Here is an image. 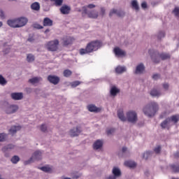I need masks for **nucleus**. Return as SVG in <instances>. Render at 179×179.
I'll return each mask as SVG.
<instances>
[{"mask_svg":"<svg viewBox=\"0 0 179 179\" xmlns=\"http://www.w3.org/2000/svg\"><path fill=\"white\" fill-rule=\"evenodd\" d=\"M80 132H82V128L80 127H77L76 129L70 130V136L73 138L75 136H79L80 135Z\"/></svg>","mask_w":179,"mask_h":179,"instance_id":"1a4fd4ad","label":"nucleus"},{"mask_svg":"<svg viewBox=\"0 0 179 179\" xmlns=\"http://www.w3.org/2000/svg\"><path fill=\"white\" fill-rule=\"evenodd\" d=\"M83 15H88V17L91 19H97V17H99V13L96 11L92 10L87 13V8L86 6L83 7Z\"/></svg>","mask_w":179,"mask_h":179,"instance_id":"0eeeda50","label":"nucleus"},{"mask_svg":"<svg viewBox=\"0 0 179 179\" xmlns=\"http://www.w3.org/2000/svg\"><path fill=\"white\" fill-rule=\"evenodd\" d=\"M125 71H127V69H125V67H122L121 66H118L115 69L116 73H123V72H125Z\"/></svg>","mask_w":179,"mask_h":179,"instance_id":"7c9ffc66","label":"nucleus"},{"mask_svg":"<svg viewBox=\"0 0 179 179\" xmlns=\"http://www.w3.org/2000/svg\"><path fill=\"white\" fill-rule=\"evenodd\" d=\"M101 146H103V141H101L100 140H97L96 141L94 142V143L93 145V148L95 150H97L100 149V148H101Z\"/></svg>","mask_w":179,"mask_h":179,"instance_id":"b1692460","label":"nucleus"},{"mask_svg":"<svg viewBox=\"0 0 179 179\" xmlns=\"http://www.w3.org/2000/svg\"><path fill=\"white\" fill-rule=\"evenodd\" d=\"M40 169L45 173H51V171H52V169L50 166H42Z\"/></svg>","mask_w":179,"mask_h":179,"instance_id":"f704fd0d","label":"nucleus"},{"mask_svg":"<svg viewBox=\"0 0 179 179\" xmlns=\"http://www.w3.org/2000/svg\"><path fill=\"white\" fill-rule=\"evenodd\" d=\"M43 24L45 27H51V26L53 24V21L49 17H45L43 21Z\"/></svg>","mask_w":179,"mask_h":179,"instance_id":"dca6fc26","label":"nucleus"},{"mask_svg":"<svg viewBox=\"0 0 179 179\" xmlns=\"http://www.w3.org/2000/svg\"><path fill=\"white\" fill-rule=\"evenodd\" d=\"M87 8H89L90 9H93V8H96V5L94 4H89Z\"/></svg>","mask_w":179,"mask_h":179,"instance_id":"6e6d98bb","label":"nucleus"},{"mask_svg":"<svg viewBox=\"0 0 179 179\" xmlns=\"http://www.w3.org/2000/svg\"><path fill=\"white\" fill-rule=\"evenodd\" d=\"M0 17L1 19H5V13H3V10H0Z\"/></svg>","mask_w":179,"mask_h":179,"instance_id":"5fc2aeb1","label":"nucleus"},{"mask_svg":"<svg viewBox=\"0 0 179 179\" xmlns=\"http://www.w3.org/2000/svg\"><path fill=\"white\" fill-rule=\"evenodd\" d=\"M117 93H120V90H118L115 87H112V88L110 89L111 96H117Z\"/></svg>","mask_w":179,"mask_h":179,"instance_id":"2f4dec72","label":"nucleus"},{"mask_svg":"<svg viewBox=\"0 0 179 179\" xmlns=\"http://www.w3.org/2000/svg\"><path fill=\"white\" fill-rule=\"evenodd\" d=\"M40 80H43V78L41 77H34L33 78H31L29 80V83H31L32 85H34L36 83H38Z\"/></svg>","mask_w":179,"mask_h":179,"instance_id":"a878e982","label":"nucleus"},{"mask_svg":"<svg viewBox=\"0 0 179 179\" xmlns=\"http://www.w3.org/2000/svg\"><path fill=\"white\" fill-rule=\"evenodd\" d=\"M10 96L13 100H22L23 99V93L22 92H14Z\"/></svg>","mask_w":179,"mask_h":179,"instance_id":"4468645a","label":"nucleus"},{"mask_svg":"<svg viewBox=\"0 0 179 179\" xmlns=\"http://www.w3.org/2000/svg\"><path fill=\"white\" fill-rule=\"evenodd\" d=\"M170 167L173 173H179V165L178 164H171Z\"/></svg>","mask_w":179,"mask_h":179,"instance_id":"c756f323","label":"nucleus"},{"mask_svg":"<svg viewBox=\"0 0 179 179\" xmlns=\"http://www.w3.org/2000/svg\"><path fill=\"white\" fill-rule=\"evenodd\" d=\"M60 12L62 15H69L71 12V7L68 6H63L60 8Z\"/></svg>","mask_w":179,"mask_h":179,"instance_id":"f3484780","label":"nucleus"},{"mask_svg":"<svg viewBox=\"0 0 179 179\" xmlns=\"http://www.w3.org/2000/svg\"><path fill=\"white\" fill-rule=\"evenodd\" d=\"M41 155L42 153L41 152V151H36L33 155H32V157H31L29 160L27 161H25L24 162V164L25 166H27V164H30V163H32L33 162V159H34L35 160H40L41 159Z\"/></svg>","mask_w":179,"mask_h":179,"instance_id":"39448f33","label":"nucleus"},{"mask_svg":"<svg viewBox=\"0 0 179 179\" xmlns=\"http://www.w3.org/2000/svg\"><path fill=\"white\" fill-rule=\"evenodd\" d=\"M15 148V145H12V144H9L7 146H5L2 148V151L3 152H6L8 150H12V149Z\"/></svg>","mask_w":179,"mask_h":179,"instance_id":"473e14b6","label":"nucleus"},{"mask_svg":"<svg viewBox=\"0 0 179 179\" xmlns=\"http://www.w3.org/2000/svg\"><path fill=\"white\" fill-rule=\"evenodd\" d=\"M63 75L65 78H69L72 75V71L69 69H66L64 71Z\"/></svg>","mask_w":179,"mask_h":179,"instance_id":"e433bc0d","label":"nucleus"},{"mask_svg":"<svg viewBox=\"0 0 179 179\" xmlns=\"http://www.w3.org/2000/svg\"><path fill=\"white\" fill-rule=\"evenodd\" d=\"M141 7L143 8V9H146V8H148V4L146 3L145 1L141 3Z\"/></svg>","mask_w":179,"mask_h":179,"instance_id":"864d4df0","label":"nucleus"},{"mask_svg":"<svg viewBox=\"0 0 179 179\" xmlns=\"http://www.w3.org/2000/svg\"><path fill=\"white\" fill-rule=\"evenodd\" d=\"M2 26H3V23L0 21V27H2Z\"/></svg>","mask_w":179,"mask_h":179,"instance_id":"69168bd1","label":"nucleus"},{"mask_svg":"<svg viewBox=\"0 0 179 179\" xmlns=\"http://www.w3.org/2000/svg\"><path fill=\"white\" fill-rule=\"evenodd\" d=\"M159 78H160V76L159 74H154L152 76V79H154L155 80H157V79H159Z\"/></svg>","mask_w":179,"mask_h":179,"instance_id":"603ef678","label":"nucleus"},{"mask_svg":"<svg viewBox=\"0 0 179 179\" xmlns=\"http://www.w3.org/2000/svg\"><path fill=\"white\" fill-rule=\"evenodd\" d=\"M161 127L163 129H170V119L166 118L165 120H164L162 123H161Z\"/></svg>","mask_w":179,"mask_h":179,"instance_id":"a211bd4d","label":"nucleus"},{"mask_svg":"<svg viewBox=\"0 0 179 179\" xmlns=\"http://www.w3.org/2000/svg\"><path fill=\"white\" fill-rule=\"evenodd\" d=\"M112 173L115 177H120L121 176V171L117 167H114Z\"/></svg>","mask_w":179,"mask_h":179,"instance_id":"bb28decb","label":"nucleus"},{"mask_svg":"<svg viewBox=\"0 0 179 179\" xmlns=\"http://www.w3.org/2000/svg\"><path fill=\"white\" fill-rule=\"evenodd\" d=\"M152 61L155 62V64H158V62H160V59L162 61H164L166 59H170V54L169 53H161L159 54V52H156L153 50H150L148 51Z\"/></svg>","mask_w":179,"mask_h":179,"instance_id":"7ed1b4c3","label":"nucleus"},{"mask_svg":"<svg viewBox=\"0 0 179 179\" xmlns=\"http://www.w3.org/2000/svg\"><path fill=\"white\" fill-rule=\"evenodd\" d=\"M27 61L28 62H33V61H34V55L31 54L28 55L27 57Z\"/></svg>","mask_w":179,"mask_h":179,"instance_id":"79ce46f5","label":"nucleus"},{"mask_svg":"<svg viewBox=\"0 0 179 179\" xmlns=\"http://www.w3.org/2000/svg\"><path fill=\"white\" fill-rule=\"evenodd\" d=\"M75 41V38L71 37V36H66V38H64L63 39V44L64 45H69L72 44Z\"/></svg>","mask_w":179,"mask_h":179,"instance_id":"2eb2a0df","label":"nucleus"},{"mask_svg":"<svg viewBox=\"0 0 179 179\" xmlns=\"http://www.w3.org/2000/svg\"><path fill=\"white\" fill-rule=\"evenodd\" d=\"M6 139V134L5 133L0 134V142H3Z\"/></svg>","mask_w":179,"mask_h":179,"instance_id":"49530a36","label":"nucleus"},{"mask_svg":"<svg viewBox=\"0 0 179 179\" xmlns=\"http://www.w3.org/2000/svg\"><path fill=\"white\" fill-rule=\"evenodd\" d=\"M115 132V129H110L107 130L106 134L107 135H113Z\"/></svg>","mask_w":179,"mask_h":179,"instance_id":"de8ad7c7","label":"nucleus"},{"mask_svg":"<svg viewBox=\"0 0 179 179\" xmlns=\"http://www.w3.org/2000/svg\"><path fill=\"white\" fill-rule=\"evenodd\" d=\"M161 93L160 92H159L157 90H152L151 92H150V95L151 96H153L154 97H159V96H160Z\"/></svg>","mask_w":179,"mask_h":179,"instance_id":"72a5a7b5","label":"nucleus"},{"mask_svg":"<svg viewBox=\"0 0 179 179\" xmlns=\"http://www.w3.org/2000/svg\"><path fill=\"white\" fill-rule=\"evenodd\" d=\"M101 47V43L99 41L90 42L87 44L85 48H80L79 50L80 55H86V54H91Z\"/></svg>","mask_w":179,"mask_h":179,"instance_id":"f257e3e1","label":"nucleus"},{"mask_svg":"<svg viewBox=\"0 0 179 179\" xmlns=\"http://www.w3.org/2000/svg\"><path fill=\"white\" fill-rule=\"evenodd\" d=\"M145 71V66L143 64L141 63L138 64L136 68V73H143V71Z\"/></svg>","mask_w":179,"mask_h":179,"instance_id":"aec40b11","label":"nucleus"},{"mask_svg":"<svg viewBox=\"0 0 179 179\" xmlns=\"http://www.w3.org/2000/svg\"><path fill=\"white\" fill-rule=\"evenodd\" d=\"M124 166H126V167H129L130 169H135V167H136V163L133 161H126L124 162Z\"/></svg>","mask_w":179,"mask_h":179,"instance_id":"5701e85b","label":"nucleus"},{"mask_svg":"<svg viewBox=\"0 0 179 179\" xmlns=\"http://www.w3.org/2000/svg\"><path fill=\"white\" fill-rule=\"evenodd\" d=\"M122 153H125V152H127V147H123L122 149Z\"/></svg>","mask_w":179,"mask_h":179,"instance_id":"bf43d9fd","label":"nucleus"},{"mask_svg":"<svg viewBox=\"0 0 179 179\" xmlns=\"http://www.w3.org/2000/svg\"><path fill=\"white\" fill-rule=\"evenodd\" d=\"M21 128L22 127L20 126H13L10 129L9 133L11 135H15V134H16V132H17V131H20Z\"/></svg>","mask_w":179,"mask_h":179,"instance_id":"412c9836","label":"nucleus"},{"mask_svg":"<svg viewBox=\"0 0 179 179\" xmlns=\"http://www.w3.org/2000/svg\"><path fill=\"white\" fill-rule=\"evenodd\" d=\"M31 8L33 10H40V3L38 2H34L31 5Z\"/></svg>","mask_w":179,"mask_h":179,"instance_id":"c85d7f7f","label":"nucleus"},{"mask_svg":"<svg viewBox=\"0 0 179 179\" xmlns=\"http://www.w3.org/2000/svg\"><path fill=\"white\" fill-rule=\"evenodd\" d=\"M127 118L129 122L132 124L135 123L136 121H138V115L135 111H129L127 113Z\"/></svg>","mask_w":179,"mask_h":179,"instance_id":"423d86ee","label":"nucleus"},{"mask_svg":"<svg viewBox=\"0 0 179 179\" xmlns=\"http://www.w3.org/2000/svg\"><path fill=\"white\" fill-rule=\"evenodd\" d=\"M166 36V33L164 31H159L157 35L158 40H162Z\"/></svg>","mask_w":179,"mask_h":179,"instance_id":"a18cd8bd","label":"nucleus"},{"mask_svg":"<svg viewBox=\"0 0 179 179\" xmlns=\"http://www.w3.org/2000/svg\"><path fill=\"white\" fill-rule=\"evenodd\" d=\"M113 15H117V16H118L119 17H122V16L125 15V13H124V11L122 10L118 11L115 9H113L112 10H110L109 13L110 17H112Z\"/></svg>","mask_w":179,"mask_h":179,"instance_id":"f8f14e48","label":"nucleus"},{"mask_svg":"<svg viewBox=\"0 0 179 179\" xmlns=\"http://www.w3.org/2000/svg\"><path fill=\"white\" fill-rule=\"evenodd\" d=\"M131 6L133 9H135L136 10H139V5H138V1H136V0H134L131 1Z\"/></svg>","mask_w":179,"mask_h":179,"instance_id":"c9c22d12","label":"nucleus"},{"mask_svg":"<svg viewBox=\"0 0 179 179\" xmlns=\"http://www.w3.org/2000/svg\"><path fill=\"white\" fill-rule=\"evenodd\" d=\"M162 150V147L160 145H158L157 147H156L154 149V151L155 152V153L159 154L160 153V151Z\"/></svg>","mask_w":179,"mask_h":179,"instance_id":"09e8293b","label":"nucleus"},{"mask_svg":"<svg viewBox=\"0 0 179 179\" xmlns=\"http://www.w3.org/2000/svg\"><path fill=\"white\" fill-rule=\"evenodd\" d=\"M143 111L147 117H155L159 111V105L156 102H150L143 108Z\"/></svg>","mask_w":179,"mask_h":179,"instance_id":"f03ea898","label":"nucleus"},{"mask_svg":"<svg viewBox=\"0 0 179 179\" xmlns=\"http://www.w3.org/2000/svg\"><path fill=\"white\" fill-rule=\"evenodd\" d=\"M114 52L117 57H125V51L120 49V48H115Z\"/></svg>","mask_w":179,"mask_h":179,"instance_id":"6ab92c4d","label":"nucleus"},{"mask_svg":"<svg viewBox=\"0 0 179 179\" xmlns=\"http://www.w3.org/2000/svg\"><path fill=\"white\" fill-rule=\"evenodd\" d=\"M170 122L173 124H177L179 122V115H173L171 117H168Z\"/></svg>","mask_w":179,"mask_h":179,"instance_id":"4be33fe9","label":"nucleus"},{"mask_svg":"<svg viewBox=\"0 0 179 179\" xmlns=\"http://www.w3.org/2000/svg\"><path fill=\"white\" fill-rule=\"evenodd\" d=\"M50 2H55V6H61L64 0H50Z\"/></svg>","mask_w":179,"mask_h":179,"instance_id":"ea45409f","label":"nucleus"},{"mask_svg":"<svg viewBox=\"0 0 179 179\" xmlns=\"http://www.w3.org/2000/svg\"><path fill=\"white\" fill-rule=\"evenodd\" d=\"M41 131H42V132H45V131H47V126H45V124H42L41 126Z\"/></svg>","mask_w":179,"mask_h":179,"instance_id":"8fccbe9b","label":"nucleus"},{"mask_svg":"<svg viewBox=\"0 0 179 179\" xmlns=\"http://www.w3.org/2000/svg\"><path fill=\"white\" fill-rule=\"evenodd\" d=\"M8 81H6L5 78H3L2 75H0V85H1V86H5V85H6Z\"/></svg>","mask_w":179,"mask_h":179,"instance_id":"58836bf2","label":"nucleus"},{"mask_svg":"<svg viewBox=\"0 0 179 179\" xmlns=\"http://www.w3.org/2000/svg\"><path fill=\"white\" fill-rule=\"evenodd\" d=\"M34 39H33V38H28V41H29L30 43H31V41H33Z\"/></svg>","mask_w":179,"mask_h":179,"instance_id":"e2e57ef3","label":"nucleus"},{"mask_svg":"<svg viewBox=\"0 0 179 179\" xmlns=\"http://www.w3.org/2000/svg\"><path fill=\"white\" fill-rule=\"evenodd\" d=\"M152 155V152H150V151L146 152L143 154V159H145V160H148V159H149L150 156Z\"/></svg>","mask_w":179,"mask_h":179,"instance_id":"c03bdc74","label":"nucleus"},{"mask_svg":"<svg viewBox=\"0 0 179 179\" xmlns=\"http://www.w3.org/2000/svg\"><path fill=\"white\" fill-rule=\"evenodd\" d=\"M163 87L166 90H167V89H169V85L167 83H165V84L163 85Z\"/></svg>","mask_w":179,"mask_h":179,"instance_id":"13d9d810","label":"nucleus"},{"mask_svg":"<svg viewBox=\"0 0 179 179\" xmlns=\"http://www.w3.org/2000/svg\"><path fill=\"white\" fill-rule=\"evenodd\" d=\"M87 108L91 113H99V111H100V108H97L94 105H89Z\"/></svg>","mask_w":179,"mask_h":179,"instance_id":"393cba45","label":"nucleus"},{"mask_svg":"<svg viewBox=\"0 0 179 179\" xmlns=\"http://www.w3.org/2000/svg\"><path fill=\"white\" fill-rule=\"evenodd\" d=\"M19 110V107L17 105H11L6 108V114H13L16 113Z\"/></svg>","mask_w":179,"mask_h":179,"instance_id":"9d476101","label":"nucleus"},{"mask_svg":"<svg viewBox=\"0 0 179 179\" xmlns=\"http://www.w3.org/2000/svg\"><path fill=\"white\" fill-rule=\"evenodd\" d=\"M175 159H178L179 157V152H176L174 155H173Z\"/></svg>","mask_w":179,"mask_h":179,"instance_id":"4d7b16f0","label":"nucleus"},{"mask_svg":"<svg viewBox=\"0 0 179 179\" xmlns=\"http://www.w3.org/2000/svg\"><path fill=\"white\" fill-rule=\"evenodd\" d=\"M17 20L19 24V27H23V26H26V24H27V22H29V20H27V18L23 17L17 18Z\"/></svg>","mask_w":179,"mask_h":179,"instance_id":"ddd939ff","label":"nucleus"},{"mask_svg":"<svg viewBox=\"0 0 179 179\" xmlns=\"http://www.w3.org/2000/svg\"><path fill=\"white\" fill-rule=\"evenodd\" d=\"M172 179H178V178H173Z\"/></svg>","mask_w":179,"mask_h":179,"instance_id":"338daca9","label":"nucleus"},{"mask_svg":"<svg viewBox=\"0 0 179 179\" xmlns=\"http://www.w3.org/2000/svg\"><path fill=\"white\" fill-rule=\"evenodd\" d=\"M9 1H16V0H9Z\"/></svg>","mask_w":179,"mask_h":179,"instance_id":"774afa93","label":"nucleus"},{"mask_svg":"<svg viewBox=\"0 0 179 179\" xmlns=\"http://www.w3.org/2000/svg\"><path fill=\"white\" fill-rule=\"evenodd\" d=\"M80 83H82V82L80 81H73L71 83V87H77V86H79V85H80Z\"/></svg>","mask_w":179,"mask_h":179,"instance_id":"37998d69","label":"nucleus"},{"mask_svg":"<svg viewBox=\"0 0 179 179\" xmlns=\"http://www.w3.org/2000/svg\"><path fill=\"white\" fill-rule=\"evenodd\" d=\"M48 80L52 85H58L59 83V77L57 76L50 75L48 76Z\"/></svg>","mask_w":179,"mask_h":179,"instance_id":"6e6552de","label":"nucleus"},{"mask_svg":"<svg viewBox=\"0 0 179 179\" xmlns=\"http://www.w3.org/2000/svg\"><path fill=\"white\" fill-rule=\"evenodd\" d=\"M47 33H50V29H45V34H47Z\"/></svg>","mask_w":179,"mask_h":179,"instance_id":"0e129e2a","label":"nucleus"},{"mask_svg":"<svg viewBox=\"0 0 179 179\" xmlns=\"http://www.w3.org/2000/svg\"><path fill=\"white\" fill-rule=\"evenodd\" d=\"M20 160V158L17 155H15L11 158V162L13 164H17V163Z\"/></svg>","mask_w":179,"mask_h":179,"instance_id":"4c0bfd02","label":"nucleus"},{"mask_svg":"<svg viewBox=\"0 0 179 179\" xmlns=\"http://www.w3.org/2000/svg\"><path fill=\"white\" fill-rule=\"evenodd\" d=\"M172 13H173L176 17H179V7H175L172 11Z\"/></svg>","mask_w":179,"mask_h":179,"instance_id":"a19ab883","label":"nucleus"},{"mask_svg":"<svg viewBox=\"0 0 179 179\" xmlns=\"http://www.w3.org/2000/svg\"><path fill=\"white\" fill-rule=\"evenodd\" d=\"M106 15V8L103 7L101 8V15L104 16Z\"/></svg>","mask_w":179,"mask_h":179,"instance_id":"3c124183","label":"nucleus"},{"mask_svg":"<svg viewBox=\"0 0 179 179\" xmlns=\"http://www.w3.org/2000/svg\"><path fill=\"white\" fill-rule=\"evenodd\" d=\"M58 45H59V41L56 39L55 41H50L48 42L46 44V48L48 51H57Z\"/></svg>","mask_w":179,"mask_h":179,"instance_id":"20e7f679","label":"nucleus"},{"mask_svg":"<svg viewBox=\"0 0 179 179\" xmlns=\"http://www.w3.org/2000/svg\"><path fill=\"white\" fill-rule=\"evenodd\" d=\"M37 29H43V26H41V25H40V24H38L37 25Z\"/></svg>","mask_w":179,"mask_h":179,"instance_id":"052dcab7","label":"nucleus"},{"mask_svg":"<svg viewBox=\"0 0 179 179\" xmlns=\"http://www.w3.org/2000/svg\"><path fill=\"white\" fill-rule=\"evenodd\" d=\"M115 176H109L108 179H115Z\"/></svg>","mask_w":179,"mask_h":179,"instance_id":"680f3d73","label":"nucleus"},{"mask_svg":"<svg viewBox=\"0 0 179 179\" xmlns=\"http://www.w3.org/2000/svg\"><path fill=\"white\" fill-rule=\"evenodd\" d=\"M117 117L121 121H127V117L124 115V111L122 110L117 111Z\"/></svg>","mask_w":179,"mask_h":179,"instance_id":"cd10ccee","label":"nucleus"},{"mask_svg":"<svg viewBox=\"0 0 179 179\" xmlns=\"http://www.w3.org/2000/svg\"><path fill=\"white\" fill-rule=\"evenodd\" d=\"M7 24L10 26V27H13L14 29L19 28V24L17 21V18L14 19V20H8L7 21Z\"/></svg>","mask_w":179,"mask_h":179,"instance_id":"9b49d317","label":"nucleus"}]
</instances>
